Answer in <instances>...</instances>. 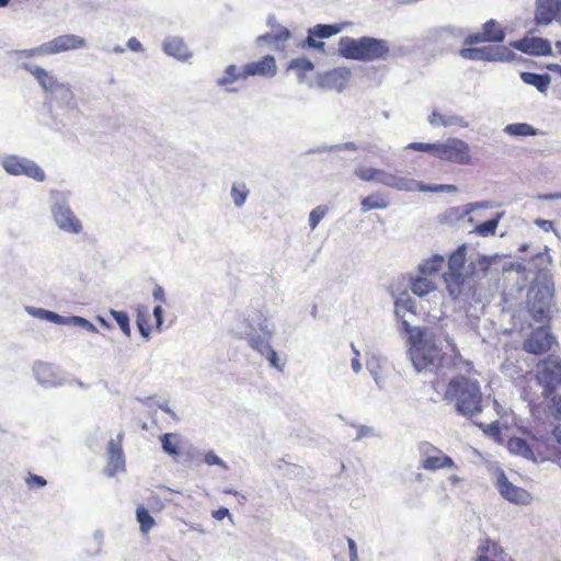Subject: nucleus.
<instances>
[{
    "instance_id": "1",
    "label": "nucleus",
    "mask_w": 561,
    "mask_h": 561,
    "mask_svg": "<svg viewBox=\"0 0 561 561\" xmlns=\"http://www.w3.org/2000/svg\"><path fill=\"white\" fill-rule=\"evenodd\" d=\"M87 45V41L79 35L64 34L30 49L13 50L12 55L19 62V68L31 73L43 91L46 94H50L61 81L51 71H48L38 65L22 61V59L82 49L85 48Z\"/></svg>"
},
{
    "instance_id": "2",
    "label": "nucleus",
    "mask_w": 561,
    "mask_h": 561,
    "mask_svg": "<svg viewBox=\"0 0 561 561\" xmlns=\"http://www.w3.org/2000/svg\"><path fill=\"white\" fill-rule=\"evenodd\" d=\"M551 259L548 253L538 252L527 265L518 263L515 266L516 274L527 279L526 273H535V278L527 293L528 312L537 323H545L548 320L554 284L551 276L546 271V264Z\"/></svg>"
},
{
    "instance_id": "3",
    "label": "nucleus",
    "mask_w": 561,
    "mask_h": 561,
    "mask_svg": "<svg viewBox=\"0 0 561 561\" xmlns=\"http://www.w3.org/2000/svg\"><path fill=\"white\" fill-rule=\"evenodd\" d=\"M466 244L459 245L448 259V272L444 274L447 291L453 299L468 301L476 298L474 263L466 265Z\"/></svg>"
},
{
    "instance_id": "4",
    "label": "nucleus",
    "mask_w": 561,
    "mask_h": 561,
    "mask_svg": "<svg viewBox=\"0 0 561 561\" xmlns=\"http://www.w3.org/2000/svg\"><path fill=\"white\" fill-rule=\"evenodd\" d=\"M444 400L454 403L456 412L467 419L482 412L483 394L480 382L463 375L449 380Z\"/></svg>"
},
{
    "instance_id": "5",
    "label": "nucleus",
    "mask_w": 561,
    "mask_h": 561,
    "mask_svg": "<svg viewBox=\"0 0 561 561\" xmlns=\"http://www.w3.org/2000/svg\"><path fill=\"white\" fill-rule=\"evenodd\" d=\"M339 55L345 59L358 61L387 60L390 55L386 39L363 36L353 38L343 36L339 41Z\"/></svg>"
},
{
    "instance_id": "6",
    "label": "nucleus",
    "mask_w": 561,
    "mask_h": 561,
    "mask_svg": "<svg viewBox=\"0 0 561 561\" xmlns=\"http://www.w3.org/2000/svg\"><path fill=\"white\" fill-rule=\"evenodd\" d=\"M408 354L415 370L424 374H442L443 365L448 359L430 340L413 341Z\"/></svg>"
},
{
    "instance_id": "7",
    "label": "nucleus",
    "mask_w": 561,
    "mask_h": 561,
    "mask_svg": "<svg viewBox=\"0 0 561 561\" xmlns=\"http://www.w3.org/2000/svg\"><path fill=\"white\" fill-rule=\"evenodd\" d=\"M49 209L54 224L62 232L80 234L83 231V224L70 208L69 198L66 193L53 191Z\"/></svg>"
},
{
    "instance_id": "8",
    "label": "nucleus",
    "mask_w": 561,
    "mask_h": 561,
    "mask_svg": "<svg viewBox=\"0 0 561 561\" xmlns=\"http://www.w3.org/2000/svg\"><path fill=\"white\" fill-rule=\"evenodd\" d=\"M537 380L543 387V394H550L561 388V359L549 356L537 365Z\"/></svg>"
},
{
    "instance_id": "9",
    "label": "nucleus",
    "mask_w": 561,
    "mask_h": 561,
    "mask_svg": "<svg viewBox=\"0 0 561 561\" xmlns=\"http://www.w3.org/2000/svg\"><path fill=\"white\" fill-rule=\"evenodd\" d=\"M469 152L470 148L466 141L453 137L436 142L434 157L451 163L468 164L471 160Z\"/></svg>"
},
{
    "instance_id": "10",
    "label": "nucleus",
    "mask_w": 561,
    "mask_h": 561,
    "mask_svg": "<svg viewBox=\"0 0 561 561\" xmlns=\"http://www.w3.org/2000/svg\"><path fill=\"white\" fill-rule=\"evenodd\" d=\"M1 165L10 175H25L38 182H43L46 178L43 169L36 162L25 157L15 154L5 156L1 159Z\"/></svg>"
},
{
    "instance_id": "11",
    "label": "nucleus",
    "mask_w": 561,
    "mask_h": 561,
    "mask_svg": "<svg viewBox=\"0 0 561 561\" xmlns=\"http://www.w3.org/2000/svg\"><path fill=\"white\" fill-rule=\"evenodd\" d=\"M459 55L463 59L492 62L511 61L516 58V54L505 46L465 47L460 49Z\"/></svg>"
},
{
    "instance_id": "12",
    "label": "nucleus",
    "mask_w": 561,
    "mask_h": 561,
    "mask_svg": "<svg viewBox=\"0 0 561 561\" xmlns=\"http://www.w3.org/2000/svg\"><path fill=\"white\" fill-rule=\"evenodd\" d=\"M245 322L247 331L244 334H240L239 337L247 339L249 344L252 334H259L268 342L275 334V324L260 310L249 313L245 318Z\"/></svg>"
},
{
    "instance_id": "13",
    "label": "nucleus",
    "mask_w": 561,
    "mask_h": 561,
    "mask_svg": "<svg viewBox=\"0 0 561 561\" xmlns=\"http://www.w3.org/2000/svg\"><path fill=\"white\" fill-rule=\"evenodd\" d=\"M553 20L561 25V0H536V24L549 25Z\"/></svg>"
},
{
    "instance_id": "14",
    "label": "nucleus",
    "mask_w": 561,
    "mask_h": 561,
    "mask_svg": "<svg viewBox=\"0 0 561 561\" xmlns=\"http://www.w3.org/2000/svg\"><path fill=\"white\" fill-rule=\"evenodd\" d=\"M513 48L531 56L552 55L551 44L542 37H524L510 44Z\"/></svg>"
},
{
    "instance_id": "15",
    "label": "nucleus",
    "mask_w": 561,
    "mask_h": 561,
    "mask_svg": "<svg viewBox=\"0 0 561 561\" xmlns=\"http://www.w3.org/2000/svg\"><path fill=\"white\" fill-rule=\"evenodd\" d=\"M496 485L500 494L512 503L528 504L531 500L530 494L526 490L510 482L503 471H500L497 474Z\"/></svg>"
},
{
    "instance_id": "16",
    "label": "nucleus",
    "mask_w": 561,
    "mask_h": 561,
    "mask_svg": "<svg viewBox=\"0 0 561 561\" xmlns=\"http://www.w3.org/2000/svg\"><path fill=\"white\" fill-rule=\"evenodd\" d=\"M553 343V335L545 327H539L524 342V350L530 354H542L550 351Z\"/></svg>"
},
{
    "instance_id": "17",
    "label": "nucleus",
    "mask_w": 561,
    "mask_h": 561,
    "mask_svg": "<svg viewBox=\"0 0 561 561\" xmlns=\"http://www.w3.org/2000/svg\"><path fill=\"white\" fill-rule=\"evenodd\" d=\"M122 434L117 435V442L111 439L107 444V466L105 473L114 477L117 472L125 470V458L121 444Z\"/></svg>"
},
{
    "instance_id": "18",
    "label": "nucleus",
    "mask_w": 561,
    "mask_h": 561,
    "mask_svg": "<svg viewBox=\"0 0 561 561\" xmlns=\"http://www.w3.org/2000/svg\"><path fill=\"white\" fill-rule=\"evenodd\" d=\"M33 373L38 383L44 387H56L64 383L58 368L51 364L38 362L33 366Z\"/></svg>"
},
{
    "instance_id": "19",
    "label": "nucleus",
    "mask_w": 561,
    "mask_h": 561,
    "mask_svg": "<svg viewBox=\"0 0 561 561\" xmlns=\"http://www.w3.org/2000/svg\"><path fill=\"white\" fill-rule=\"evenodd\" d=\"M250 347L264 356L272 367L283 371L284 364L280 363L277 352L264 337L260 336L259 334H252L250 337Z\"/></svg>"
},
{
    "instance_id": "20",
    "label": "nucleus",
    "mask_w": 561,
    "mask_h": 561,
    "mask_svg": "<svg viewBox=\"0 0 561 561\" xmlns=\"http://www.w3.org/2000/svg\"><path fill=\"white\" fill-rule=\"evenodd\" d=\"M276 71L277 67L275 58L272 55H266L262 57L259 61L247 64L242 69V76L274 77L276 75Z\"/></svg>"
},
{
    "instance_id": "21",
    "label": "nucleus",
    "mask_w": 561,
    "mask_h": 561,
    "mask_svg": "<svg viewBox=\"0 0 561 561\" xmlns=\"http://www.w3.org/2000/svg\"><path fill=\"white\" fill-rule=\"evenodd\" d=\"M350 76L351 71L347 68H335L324 75L322 84L341 92L346 87Z\"/></svg>"
},
{
    "instance_id": "22",
    "label": "nucleus",
    "mask_w": 561,
    "mask_h": 561,
    "mask_svg": "<svg viewBox=\"0 0 561 561\" xmlns=\"http://www.w3.org/2000/svg\"><path fill=\"white\" fill-rule=\"evenodd\" d=\"M428 123L432 126H444V127L458 126V127L467 128L469 126L468 122L460 115L453 114V113L442 114L437 111H433L432 114L428 116Z\"/></svg>"
},
{
    "instance_id": "23",
    "label": "nucleus",
    "mask_w": 561,
    "mask_h": 561,
    "mask_svg": "<svg viewBox=\"0 0 561 561\" xmlns=\"http://www.w3.org/2000/svg\"><path fill=\"white\" fill-rule=\"evenodd\" d=\"M60 106L69 110L77 108L75 93L68 82H60L59 85L49 94Z\"/></svg>"
},
{
    "instance_id": "24",
    "label": "nucleus",
    "mask_w": 561,
    "mask_h": 561,
    "mask_svg": "<svg viewBox=\"0 0 561 561\" xmlns=\"http://www.w3.org/2000/svg\"><path fill=\"white\" fill-rule=\"evenodd\" d=\"M505 556L501 546L486 539L478 548V557L474 561H505Z\"/></svg>"
},
{
    "instance_id": "25",
    "label": "nucleus",
    "mask_w": 561,
    "mask_h": 561,
    "mask_svg": "<svg viewBox=\"0 0 561 561\" xmlns=\"http://www.w3.org/2000/svg\"><path fill=\"white\" fill-rule=\"evenodd\" d=\"M163 51L179 60L185 61L191 57L187 46L181 37H168L163 42Z\"/></svg>"
},
{
    "instance_id": "26",
    "label": "nucleus",
    "mask_w": 561,
    "mask_h": 561,
    "mask_svg": "<svg viewBox=\"0 0 561 561\" xmlns=\"http://www.w3.org/2000/svg\"><path fill=\"white\" fill-rule=\"evenodd\" d=\"M431 37L442 44H446L449 39H459L465 36L463 28L456 25L438 26L431 31Z\"/></svg>"
},
{
    "instance_id": "27",
    "label": "nucleus",
    "mask_w": 561,
    "mask_h": 561,
    "mask_svg": "<svg viewBox=\"0 0 561 561\" xmlns=\"http://www.w3.org/2000/svg\"><path fill=\"white\" fill-rule=\"evenodd\" d=\"M420 468L427 471H436L440 469H453L455 468L454 460L446 455L444 451L434 457H427L424 460H420Z\"/></svg>"
},
{
    "instance_id": "28",
    "label": "nucleus",
    "mask_w": 561,
    "mask_h": 561,
    "mask_svg": "<svg viewBox=\"0 0 561 561\" xmlns=\"http://www.w3.org/2000/svg\"><path fill=\"white\" fill-rule=\"evenodd\" d=\"M520 79L526 84L535 87L540 93H546L551 82L549 73L523 71L520 72Z\"/></svg>"
},
{
    "instance_id": "29",
    "label": "nucleus",
    "mask_w": 561,
    "mask_h": 561,
    "mask_svg": "<svg viewBox=\"0 0 561 561\" xmlns=\"http://www.w3.org/2000/svg\"><path fill=\"white\" fill-rule=\"evenodd\" d=\"M507 448L510 453L524 457L525 459L531 460L534 462H537V459L535 457V454L529 446V444L526 442V439L522 437H512L507 442Z\"/></svg>"
},
{
    "instance_id": "30",
    "label": "nucleus",
    "mask_w": 561,
    "mask_h": 561,
    "mask_svg": "<svg viewBox=\"0 0 561 561\" xmlns=\"http://www.w3.org/2000/svg\"><path fill=\"white\" fill-rule=\"evenodd\" d=\"M486 42L502 43L505 39V31L495 20H489L482 25Z\"/></svg>"
},
{
    "instance_id": "31",
    "label": "nucleus",
    "mask_w": 561,
    "mask_h": 561,
    "mask_svg": "<svg viewBox=\"0 0 561 561\" xmlns=\"http://www.w3.org/2000/svg\"><path fill=\"white\" fill-rule=\"evenodd\" d=\"M25 311L34 318L45 320V321H48L51 323L60 324V325H64L65 320H66V317L60 316L59 313H57L55 311H50V310L43 309V308L26 306Z\"/></svg>"
},
{
    "instance_id": "32",
    "label": "nucleus",
    "mask_w": 561,
    "mask_h": 561,
    "mask_svg": "<svg viewBox=\"0 0 561 561\" xmlns=\"http://www.w3.org/2000/svg\"><path fill=\"white\" fill-rule=\"evenodd\" d=\"M347 23L341 24H317L313 27H310V34L316 35L317 38L323 39L329 38L333 35L339 34L344 30Z\"/></svg>"
},
{
    "instance_id": "33",
    "label": "nucleus",
    "mask_w": 561,
    "mask_h": 561,
    "mask_svg": "<svg viewBox=\"0 0 561 561\" xmlns=\"http://www.w3.org/2000/svg\"><path fill=\"white\" fill-rule=\"evenodd\" d=\"M503 131L510 136L523 137V136H537L538 129L527 123H512L504 127Z\"/></svg>"
},
{
    "instance_id": "34",
    "label": "nucleus",
    "mask_w": 561,
    "mask_h": 561,
    "mask_svg": "<svg viewBox=\"0 0 561 561\" xmlns=\"http://www.w3.org/2000/svg\"><path fill=\"white\" fill-rule=\"evenodd\" d=\"M162 450L176 458L180 456L179 435L176 433H165L160 436Z\"/></svg>"
},
{
    "instance_id": "35",
    "label": "nucleus",
    "mask_w": 561,
    "mask_h": 561,
    "mask_svg": "<svg viewBox=\"0 0 561 561\" xmlns=\"http://www.w3.org/2000/svg\"><path fill=\"white\" fill-rule=\"evenodd\" d=\"M362 211L367 213L371 209H385L389 206V202L379 194L364 197L360 201Z\"/></svg>"
},
{
    "instance_id": "36",
    "label": "nucleus",
    "mask_w": 561,
    "mask_h": 561,
    "mask_svg": "<svg viewBox=\"0 0 561 561\" xmlns=\"http://www.w3.org/2000/svg\"><path fill=\"white\" fill-rule=\"evenodd\" d=\"M435 289V285L433 280L428 279L427 277H416L411 283V290L413 294L423 297L428 295Z\"/></svg>"
},
{
    "instance_id": "37",
    "label": "nucleus",
    "mask_w": 561,
    "mask_h": 561,
    "mask_svg": "<svg viewBox=\"0 0 561 561\" xmlns=\"http://www.w3.org/2000/svg\"><path fill=\"white\" fill-rule=\"evenodd\" d=\"M444 262L445 260L442 255L435 254L421 263L419 265V271L424 275L435 274L442 268Z\"/></svg>"
},
{
    "instance_id": "38",
    "label": "nucleus",
    "mask_w": 561,
    "mask_h": 561,
    "mask_svg": "<svg viewBox=\"0 0 561 561\" xmlns=\"http://www.w3.org/2000/svg\"><path fill=\"white\" fill-rule=\"evenodd\" d=\"M419 182L420 181L394 174L390 187L403 192H414L419 191Z\"/></svg>"
},
{
    "instance_id": "39",
    "label": "nucleus",
    "mask_w": 561,
    "mask_h": 561,
    "mask_svg": "<svg viewBox=\"0 0 561 561\" xmlns=\"http://www.w3.org/2000/svg\"><path fill=\"white\" fill-rule=\"evenodd\" d=\"M502 217H503V213H496L492 219H489V220L483 221L482 224L478 225L476 227L474 231L478 234L483 236V237L494 234Z\"/></svg>"
},
{
    "instance_id": "40",
    "label": "nucleus",
    "mask_w": 561,
    "mask_h": 561,
    "mask_svg": "<svg viewBox=\"0 0 561 561\" xmlns=\"http://www.w3.org/2000/svg\"><path fill=\"white\" fill-rule=\"evenodd\" d=\"M396 306V314L400 317L401 311H411L414 312V301L409 295L408 291L400 293L394 300Z\"/></svg>"
},
{
    "instance_id": "41",
    "label": "nucleus",
    "mask_w": 561,
    "mask_h": 561,
    "mask_svg": "<svg viewBox=\"0 0 561 561\" xmlns=\"http://www.w3.org/2000/svg\"><path fill=\"white\" fill-rule=\"evenodd\" d=\"M245 78L247 77L242 76V71H240L236 65H229L225 69V75L217 80V84L219 87H224L227 84H231L239 79H245Z\"/></svg>"
},
{
    "instance_id": "42",
    "label": "nucleus",
    "mask_w": 561,
    "mask_h": 561,
    "mask_svg": "<svg viewBox=\"0 0 561 561\" xmlns=\"http://www.w3.org/2000/svg\"><path fill=\"white\" fill-rule=\"evenodd\" d=\"M250 191L247 188V185L242 182L233 183L231 187V197L233 199V204L237 207H241L247 202L248 195Z\"/></svg>"
},
{
    "instance_id": "43",
    "label": "nucleus",
    "mask_w": 561,
    "mask_h": 561,
    "mask_svg": "<svg viewBox=\"0 0 561 561\" xmlns=\"http://www.w3.org/2000/svg\"><path fill=\"white\" fill-rule=\"evenodd\" d=\"M493 261V257L485 256V255H479L476 261H471L470 263H474V274H476V285L478 284V280L485 276L486 272L490 268V265Z\"/></svg>"
},
{
    "instance_id": "44",
    "label": "nucleus",
    "mask_w": 561,
    "mask_h": 561,
    "mask_svg": "<svg viewBox=\"0 0 561 561\" xmlns=\"http://www.w3.org/2000/svg\"><path fill=\"white\" fill-rule=\"evenodd\" d=\"M136 324H137V329H138L140 335L144 339L149 340L150 339V334H151V328L149 325L147 310H145L142 312L141 309L138 308Z\"/></svg>"
},
{
    "instance_id": "45",
    "label": "nucleus",
    "mask_w": 561,
    "mask_h": 561,
    "mask_svg": "<svg viewBox=\"0 0 561 561\" xmlns=\"http://www.w3.org/2000/svg\"><path fill=\"white\" fill-rule=\"evenodd\" d=\"M110 314L116 321L117 325L126 336H130L129 316L125 311L111 309Z\"/></svg>"
},
{
    "instance_id": "46",
    "label": "nucleus",
    "mask_w": 561,
    "mask_h": 561,
    "mask_svg": "<svg viewBox=\"0 0 561 561\" xmlns=\"http://www.w3.org/2000/svg\"><path fill=\"white\" fill-rule=\"evenodd\" d=\"M64 325L79 327V328H82L83 330L92 332V333L98 332L96 327L92 322H90L88 319L80 317V316L66 317Z\"/></svg>"
},
{
    "instance_id": "47",
    "label": "nucleus",
    "mask_w": 561,
    "mask_h": 561,
    "mask_svg": "<svg viewBox=\"0 0 561 561\" xmlns=\"http://www.w3.org/2000/svg\"><path fill=\"white\" fill-rule=\"evenodd\" d=\"M271 33L273 34L276 48L279 45H284L291 37L290 31L283 25H276Z\"/></svg>"
},
{
    "instance_id": "48",
    "label": "nucleus",
    "mask_w": 561,
    "mask_h": 561,
    "mask_svg": "<svg viewBox=\"0 0 561 561\" xmlns=\"http://www.w3.org/2000/svg\"><path fill=\"white\" fill-rule=\"evenodd\" d=\"M417 450L420 454V460H424L427 457H434L435 455H439V453L443 451L438 447L434 446L428 442L419 443Z\"/></svg>"
},
{
    "instance_id": "49",
    "label": "nucleus",
    "mask_w": 561,
    "mask_h": 561,
    "mask_svg": "<svg viewBox=\"0 0 561 561\" xmlns=\"http://www.w3.org/2000/svg\"><path fill=\"white\" fill-rule=\"evenodd\" d=\"M355 175L365 182H376L377 168L357 167L354 171Z\"/></svg>"
},
{
    "instance_id": "50",
    "label": "nucleus",
    "mask_w": 561,
    "mask_h": 561,
    "mask_svg": "<svg viewBox=\"0 0 561 561\" xmlns=\"http://www.w3.org/2000/svg\"><path fill=\"white\" fill-rule=\"evenodd\" d=\"M328 208L325 206H317L309 214V226L314 230L319 222L325 217Z\"/></svg>"
},
{
    "instance_id": "51",
    "label": "nucleus",
    "mask_w": 561,
    "mask_h": 561,
    "mask_svg": "<svg viewBox=\"0 0 561 561\" xmlns=\"http://www.w3.org/2000/svg\"><path fill=\"white\" fill-rule=\"evenodd\" d=\"M314 66L312 61L306 57L293 59L289 62L288 69L299 70L302 72L313 70Z\"/></svg>"
},
{
    "instance_id": "52",
    "label": "nucleus",
    "mask_w": 561,
    "mask_h": 561,
    "mask_svg": "<svg viewBox=\"0 0 561 561\" xmlns=\"http://www.w3.org/2000/svg\"><path fill=\"white\" fill-rule=\"evenodd\" d=\"M136 518L139 523V526H153L154 524L153 518L145 506H139L136 510Z\"/></svg>"
},
{
    "instance_id": "53",
    "label": "nucleus",
    "mask_w": 561,
    "mask_h": 561,
    "mask_svg": "<svg viewBox=\"0 0 561 561\" xmlns=\"http://www.w3.org/2000/svg\"><path fill=\"white\" fill-rule=\"evenodd\" d=\"M551 396V401L548 407L549 413L558 420H561V396L553 392Z\"/></svg>"
},
{
    "instance_id": "54",
    "label": "nucleus",
    "mask_w": 561,
    "mask_h": 561,
    "mask_svg": "<svg viewBox=\"0 0 561 561\" xmlns=\"http://www.w3.org/2000/svg\"><path fill=\"white\" fill-rule=\"evenodd\" d=\"M435 145L436 142H410L405 149L414 150V151H422V152H430L433 156L435 154Z\"/></svg>"
},
{
    "instance_id": "55",
    "label": "nucleus",
    "mask_w": 561,
    "mask_h": 561,
    "mask_svg": "<svg viewBox=\"0 0 561 561\" xmlns=\"http://www.w3.org/2000/svg\"><path fill=\"white\" fill-rule=\"evenodd\" d=\"M358 432L354 440L358 442L365 437H376L378 436V433L374 427H370L368 425H359L357 426Z\"/></svg>"
},
{
    "instance_id": "56",
    "label": "nucleus",
    "mask_w": 561,
    "mask_h": 561,
    "mask_svg": "<svg viewBox=\"0 0 561 561\" xmlns=\"http://www.w3.org/2000/svg\"><path fill=\"white\" fill-rule=\"evenodd\" d=\"M393 175V173L387 172L382 169H377L376 183L390 187Z\"/></svg>"
},
{
    "instance_id": "57",
    "label": "nucleus",
    "mask_w": 561,
    "mask_h": 561,
    "mask_svg": "<svg viewBox=\"0 0 561 561\" xmlns=\"http://www.w3.org/2000/svg\"><path fill=\"white\" fill-rule=\"evenodd\" d=\"M204 460H205V462L208 466H219V467H222L225 469L228 468L226 462L220 457H218L213 450L208 451L205 455V459Z\"/></svg>"
},
{
    "instance_id": "58",
    "label": "nucleus",
    "mask_w": 561,
    "mask_h": 561,
    "mask_svg": "<svg viewBox=\"0 0 561 561\" xmlns=\"http://www.w3.org/2000/svg\"><path fill=\"white\" fill-rule=\"evenodd\" d=\"M486 42L485 36L483 34V31L481 33H473L466 37L465 44L466 45H473V44H480Z\"/></svg>"
},
{
    "instance_id": "59",
    "label": "nucleus",
    "mask_w": 561,
    "mask_h": 561,
    "mask_svg": "<svg viewBox=\"0 0 561 561\" xmlns=\"http://www.w3.org/2000/svg\"><path fill=\"white\" fill-rule=\"evenodd\" d=\"M26 482L28 484L36 485L37 488H43L47 484V481L42 477L37 474H30Z\"/></svg>"
},
{
    "instance_id": "60",
    "label": "nucleus",
    "mask_w": 561,
    "mask_h": 561,
    "mask_svg": "<svg viewBox=\"0 0 561 561\" xmlns=\"http://www.w3.org/2000/svg\"><path fill=\"white\" fill-rule=\"evenodd\" d=\"M336 151V145H321L316 148H312L308 151V153H323V152H333Z\"/></svg>"
},
{
    "instance_id": "61",
    "label": "nucleus",
    "mask_w": 561,
    "mask_h": 561,
    "mask_svg": "<svg viewBox=\"0 0 561 561\" xmlns=\"http://www.w3.org/2000/svg\"><path fill=\"white\" fill-rule=\"evenodd\" d=\"M256 44L259 46H262L264 44H268V45H274L275 46L273 34L270 32V33H265L263 35H260L256 38Z\"/></svg>"
},
{
    "instance_id": "62",
    "label": "nucleus",
    "mask_w": 561,
    "mask_h": 561,
    "mask_svg": "<svg viewBox=\"0 0 561 561\" xmlns=\"http://www.w3.org/2000/svg\"><path fill=\"white\" fill-rule=\"evenodd\" d=\"M153 317L156 319L157 329L160 330L161 325L163 323V309L160 305H158L153 308Z\"/></svg>"
},
{
    "instance_id": "63",
    "label": "nucleus",
    "mask_w": 561,
    "mask_h": 561,
    "mask_svg": "<svg viewBox=\"0 0 561 561\" xmlns=\"http://www.w3.org/2000/svg\"><path fill=\"white\" fill-rule=\"evenodd\" d=\"M152 297L157 301L165 302L164 289L160 285H156L152 291Z\"/></svg>"
},
{
    "instance_id": "64",
    "label": "nucleus",
    "mask_w": 561,
    "mask_h": 561,
    "mask_svg": "<svg viewBox=\"0 0 561 561\" xmlns=\"http://www.w3.org/2000/svg\"><path fill=\"white\" fill-rule=\"evenodd\" d=\"M126 46H127V48H129L133 51H142L144 50L141 43L136 37L129 38L127 41Z\"/></svg>"
}]
</instances>
